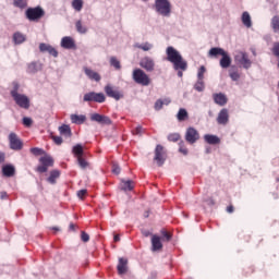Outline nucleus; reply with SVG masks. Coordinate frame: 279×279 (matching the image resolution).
I'll use <instances>...</instances> for the list:
<instances>
[{"mask_svg":"<svg viewBox=\"0 0 279 279\" xmlns=\"http://www.w3.org/2000/svg\"><path fill=\"white\" fill-rule=\"evenodd\" d=\"M166 53L167 60L173 64L174 71H186L189 69V63L186 60H184V58H182V54L175 48L169 46Z\"/></svg>","mask_w":279,"mask_h":279,"instance_id":"1","label":"nucleus"},{"mask_svg":"<svg viewBox=\"0 0 279 279\" xmlns=\"http://www.w3.org/2000/svg\"><path fill=\"white\" fill-rule=\"evenodd\" d=\"M154 10L159 16L169 19L171 16V1L169 0H155Z\"/></svg>","mask_w":279,"mask_h":279,"instance_id":"2","label":"nucleus"},{"mask_svg":"<svg viewBox=\"0 0 279 279\" xmlns=\"http://www.w3.org/2000/svg\"><path fill=\"white\" fill-rule=\"evenodd\" d=\"M133 80L136 84H141V86H149L151 82L149 80V75H147V73L141 69H135L133 71Z\"/></svg>","mask_w":279,"mask_h":279,"instance_id":"3","label":"nucleus"},{"mask_svg":"<svg viewBox=\"0 0 279 279\" xmlns=\"http://www.w3.org/2000/svg\"><path fill=\"white\" fill-rule=\"evenodd\" d=\"M234 62L238 66H242L243 69H251L252 68V60H250V56L246 52L239 51L234 56Z\"/></svg>","mask_w":279,"mask_h":279,"instance_id":"4","label":"nucleus"},{"mask_svg":"<svg viewBox=\"0 0 279 279\" xmlns=\"http://www.w3.org/2000/svg\"><path fill=\"white\" fill-rule=\"evenodd\" d=\"M25 15L28 21H40L45 16V10L40 7L28 8Z\"/></svg>","mask_w":279,"mask_h":279,"instance_id":"5","label":"nucleus"},{"mask_svg":"<svg viewBox=\"0 0 279 279\" xmlns=\"http://www.w3.org/2000/svg\"><path fill=\"white\" fill-rule=\"evenodd\" d=\"M39 162L41 165L37 167L38 173H47V171H49V167H53V157L46 154L40 157Z\"/></svg>","mask_w":279,"mask_h":279,"instance_id":"6","label":"nucleus"},{"mask_svg":"<svg viewBox=\"0 0 279 279\" xmlns=\"http://www.w3.org/2000/svg\"><path fill=\"white\" fill-rule=\"evenodd\" d=\"M9 147L13 151H21L23 149V140L14 132L9 134Z\"/></svg>","mask_w":279,"mask_h":279,"instance_id":"7","label":"nucleus"},{"mask_svg":"<svg viewBox=\"0 0 279 279\" xmlns=\"http://www.w3.org/2000/svg\"><path fill=\"white\" fill-rule=\"evenodd\" d=\"M155 162H157L158 167H162L167 160V153L165 151V147L158 144L155 148Z\"/></svg>","mask_w":279,"mask_h":279,"instance_id":"8","label":"nucleus"},{"mask_svg":"<svg viewBox=\"0 0 279 279\" xmlns=\"http://www.w3.org/2000/svg\"><path fill=\"white\" fill-rule=\"evenodd\" d=\"M83 101H95L96 104H104L106 95L104 93L89 92L84 95Z\"/></svg>","mask_w":279,"mask_h":279,"instance_id":"9","label":"nucleus"},{"mask_svg":"<svg viewBox=\"0 0 279 279\" xmlns=\"http://www.w3.org/2000/svg\"><path fill=\"white\" fill-rule=\"evenodd\" d=\"M90 121H94L99 125H112V120L110 119V117L100 113H92Z\"/></svg>","mask_w":279,"mask_h":279,"instance_id":"10","label":"nucleus"},{"mask_svg":"<svg viewBox=\"0 0 279 279\" xmlns=\"http://www.w3.org/2000/svg\"><path fill=\"white\" fill-rule=\"evenodd\" d=\"M13 99L20 108H24V110H29V97H27L25 94H17L13 96Z\"/></svg>","mask_w":279,"mask_h":279,"instance_id":"11","label":"nucleus"},{"mask_svg":"<svg viewBox=\"0 0 279 279\" xmlns=\"http://www.w3.org/2000/svg\"><path fill=\"white\" fill-rule=\"evenodd\" d=\"M199 138V132L195 128H187L185 132V141L190 143V145H194V143H197V140Z\"/></svg>","mask_w":279,"mask_h":279,"instance_id":"12","label":"nucleus"},{"mask_svg":"<svg viewBox=\"0 0 279 279\" xmlns=\"http://www.w3.org/2000/svg\"><path fill=\"white\" fill-rule=\"evenodd\" d=\"M140 65L148 73H151L156 69V62L150 57L142 58Z\"/></svg>","mask_w":279,"mask_h":279,"instance_id":"13","label":"nucleus"},{"mask_svg":"<svg viewBox=\"0 0 279 279\" xmlns=\"http://www.w3.org/2000/svg\"><path fill=\"white\" fill-rule=\"evenodd\" d=\"M105 93L107 97H111V99H116V101L123 99V93L114 89L113 86H110V85L105 86Z\"/></svg>","mask_w":279,"mask_h":279,"instance_id":"14","label":"nucleus"},{"mask_svg":"<svg viewBox=\"0 0 279 279\" xmlns=\"http://www.w3.org/2000/svg\"><path fill=\"white\" fill-rule=\"evenodd\" d=\"M229 121L230 114L228 113V109H221L217 117V123H219V125H228Z\"/></svg>","mask_w":279,"mask_h":279,"instance_id":"15","label":"nucleus"},{"mask_svg":"<svg viewBox=\"0 0 279 279\" xmlns=\"http://www.w3.org/2000/svg\"><path fill=\"white\" fill-rule=\"evenodd\" d=\"M39 50L41 53H49L50 56H53V58H58V50L49 44H39Z\"/></svg>","mask_w":279,"mask_h":279,"instance_id":"16","label":"nucleus"},{"mask_svg":"<svg viewBox=\"0 0 279 279\" xmlns=\"http://www.w3.org/2000/svg\"><path fill=\"white\" fill-rule=\"evenodd\" d=\"M213 99L217 106L223 107L228 104V96L223 93L213 94Z\"/></svg>","mask_w":279,"mask_h":279,"instance_id":"17","label":"nucleus"},{"mask_svg":"<svg viewBox=\"0 0 279 279\" xmlns=\"http://www.w3.org/2000/svg\"><path fill=\"white\" fill-rule=\"evenodd\" d=\"M38 71H43V63L40 61H33L27 65V73L35 75Z\"/></svg>","mask_w":279,"mask_h":279,"instance_id":"18","label":"nucleus"},{"mask_svg":"<svg viewBox=\"0 0 279 279\" xmlns=\"http://www.w3.org/2000/svg\"><path fill=\"white\" fill-rule=\"evenodd\" d=\"M219 64H220L221 69H230V66L232 64V58L230 57V54L228 52H225L221 56Z\"/></svg>","mask_w":279,"mask_h":279,"instance_id":"19","label":"nucleus"},{"mask_svg":"<svg viewBox=\"0 0 279 279\" xmlns=\"http://www.w3.org/2000/svg\"><path fill=\"white\" fill-rule=\"evenodd\" d=\"M117 269L120 276L128 274V259L120 257Z\"/></svg>","mask_w":279,"mask_h":279,"instance_id":"20","label":"nucleus"},{"mask_svg":"<svg viewBox=\"0 0 279 279\" xmlns=\"http://www.w3.org/2000/svg\"><path fill=\"white\" fill-rule=\"evenodd\" d=\"M61 47L63 49H75V40L72 37L65 36L61 39Z\"/></svg>","mask_w":279,"mask_h":279,"instance_id":"21","label":"nucleus"},{"mask_svg":"<svg viewBox=\"0 0 279 279\" xmlns=\"http://www.w3.org/2000/svg\"><path fill=\"white\" fill-rule=\"evenodd\" d=\"M84 73L89 80H93L94 82H101V75L89 68H84Z\"/></svg>","mask_w":279,"mask_h":279,"instance_id":"22","label":"nucleus"},{"mask_svg":"<svg viewBox=\"0 0 279 279\" xmlns=\"http://www.w3.org/2000/svg\"><path fill=\"white\" fill-rule=\"evenodd\" d=\"M2 173L5 178H12L16 173L14 166L8 163L2 167Z\"/></svg>","mask_w":279,"mask_h":279,"instance_id":"23","label":"nucleus"},{"mask_svg":"<svg viewBox=\"0 0 279 279\" xmlns=\"http://www.w3.org/2000/svg\"><path fill=\"white\" fill-rule=\"evenodd\" d=\"M120 189H121V191H124V192L134 191V181H132V180L125 181V179H122Z\"/></svg>","mask_w":279,"mask_h":279,"instance_id":"24","label":"nucleus"},{"mask_svg":"<svg viewBox=\"0 0 279 279\" xmlns=\"http://www.w3.org/2000/svg\"><path fill=\"white\" fill-rule=\"evenodd\" d=\"M70 119H71V122L74 123L75 125H82L83 123L86 122V116L84 114H75V113H72L70 116Z\"/></svg>","mask_w":279,"mask_h":279,"instance_id":"25","label":"nucleus"},{"mask_svg":"<svg viewBox=\"0 0 279 279\" xmlns=\"http://www.w3.org/2000/svg\"><path fill=\"white\" fill-rule=\"evenodd\" d=\"M229 76L231 77L232 82H239V80H241V74H239V68H236V65L230 66Z\"/></svg>","mask_w":279,"mask_h":279,"instance_id":"26","label":"nucleus"},{"mask_svg":"<svg viewBox=\"0 0 279 279\" xmlns=\"http://www.w3.org/2000/svg\"><path fill=\"white\" fill-rule=\"evenodd\" d=\"M227 51L223 50V48L214 47L208 51L209 58H219V56H223Z\"/></svg>","mask_w":279,"mask_h":279,"instance_id":"27","label":"nucleus"},{"mask_svg":"<svg viewBox=\"0 0 279 279\" xmlns=\"http://www.w3.org/2000/svg\"><path fill=\"white\" fill-rule=\"evenodd\" d=\"M204 141L208 143V145H219L221 143V140L217 135H210V134H205L204 135Z\"/></svg>","mask_w":279,"mask_h":279,"instance_id":"28","label":"nucleus"},{"mask_svg":"<svg viewBox=\"0 0 279 279\" xmlns=\"http://www.w3.org/2000/svg\"><path fill=\"white\" fill-rule=\"evenodd\" d=\"M151 247H153V252H158L159 250H162V242L160 241V236L153 235Z\"/></svg>","mask_w":279,"mask_h":279,"instance_id":"29","label":"nucleus"},{"mask_svg":"<svg viewBox=\"0 0 279 279\" xmlns=\"http://www.w3.org/2000/svg\"><path fill=\"white\" fill-rule=\"evenodd\" d=\"M134 48L142 49V51H151V49H154V44H150L149 41L144 44L135 43Z\"/></svg>","mask_w":279,"mask_h":279,"instance_id":"30","label":"nucleus"},{"mask_svg":"<svg viewBox=\"0 0 279 279\" xmlns=\"http://www.w3.org/2000/svg\"><path fill=\"white\" fill-rule=\"evenodd\" d=\"M242 23L244 27H252V16L250 15V12L244 11L242 13Z\"/></svg>","mask_w":279,"mask_h":279,"instance_id":"31","label":"nucleus"},{"mask_svg":"<svg viewBox=\"0 0 279 279\" xmlns=\"http://www.w3.org/2000/svg\"><path fill=\"white\" fill-rule=\"evenodd\" d=\"M59 132L61 136H64L65 138H71L72 136L71 126H69L68 124L59 126Z\"/></svg>","mask_w":279,"mask_h":279,"instance_id":"32","label":"nucleus"},{"mask_svg":"<svg viewBox=\"0 0 279 279\" xmlns=\"http://www.w3.org/2000/svg\"><path fill=\"white\" fill-rule=\"evenodd\" d=\"M72 154H74V156H76V158H83V156H84V146H82V144H76L72 148Z\"/></svg>","mask_w":279,"mask_h":279,"instance_id":"33","label":"nucleus"},{"mask_svg":"<svg viewBox=\"0 0 279 279\" xmlns=\"http://www.w3.org/2000/svg\"><path fill=\"white\" fill-rule=\"evenodd\" d=\"M178 121H186L189 119V111L186 109L181 108L179 109V112L177 113Z\"/></svg>","mask_w":279,"mask_h":279,"instance_id":"34","label":"nucleus"},{"mask_svg":"<svg viewBox=\"0 0 279 279\" xmlns=\"http://www.w3.org/2000/svg\"><path fill=\"white\" fill-rule=\"evenodd\" d=\"M270 25L272 27V32H275V34H279V16L278 15L272 16Z\"/></svg>","mask_w":279,"mask_h":279,"instance_id":"35","label":"nucleus"},{"mask_svg":"<svg viewBox=\"0 0 279 279\" xmlns=\"http://www.w3.org/2000/svg\"><path fill=\"white\" fill-rule=\"evenodd\" d=\"M58 178H60V171L52 170L47 181L49 182V184H56V180H58Z\"/></svg>","mask_w":279,"mask_h":279,"instance_id":"36","label":"nucleus"},{"mask_svg":"<svg viewBox=\"0 0 279 279\" xmlns=\"http://www.w3.org/2000/svg\"><path fill=\"white\" fill-rule=\"evenodd\" d=\"M13 40L15 43V45H23V43H25V35H23L22 33H14L13 35Z\"/></svg>","mask_w":279,"mask_h":279,"instance_id":"37","label":"nucleus"},{"mask_svg":"<svg viewBox=\"0 0 279 279\" xmlns=\"http://www.w3.org/2000/svg\"><path fill=\"white\" fill-rule=\"evenodd\" d=\"M194 89H196L197 93H204V90H206V83L197 78V82L194 84Z\"/></svg>","mask_w":279,"mask_h":279,"instance_id":"38","label":"nucleus"},{"mask_svg":"<svg viewBox=\"0 0 279 279\" xmlns=\"http://www.w3.org/2000/svg\"><path fill=\"white\" fill-rule=\"evenodd\" d=\"M72 8L75 12H82V8H84V0H73Z\"/></svg>","mask_w":279,"mask_h":279,"instance_id":"39","label":"nucleus"},{"mask_svg":"<svg viewBox=\"0 0 279 279\" xmlns=\"http://www.w3.org/2000/svg\"><path fill=\"white\" fill-rule=\"evenodd\" d=\"M75 28H76V32H78V34H86V32H88V28L82 25V20L76 21Z\"/></svg>","mask_w":279,"mask_h":279,"instance_id":"40","label":"nucleus"},{"mask_svg":"<svg viewBox=\"0 0 279 279\" xmlns=\"http://www.w3.org/2000/svg\"><path fill=\"white\" fill-rule=\"evenodd\" d=\"M31 154H33V156H45L47 155V151H45V149L43 148L34 147L31 148Z\"/></svg>","mask_w":279,"mask_h":279,"instance_id":"41","label":"nucleus"},{"mask_svg":"<svg viewBox=\"0 0 279 279\" xmlns=\"http://www.w3.org/2000/svg\"><path fill=\"white\" fill-rule=\"evenodd\" d=\"M13 5L23 10L27 7V0H13Z\"/></svg>","mask_w":279,"mask_h":279,"instance_id":"42","label":"nucleus"},{"mask_svg":"<svg viewBox=\"0 0 279 279\" xmlns=\"http://www.w3.org/2000/svg\"><path fill=\"white\" fill-rule=\"evenodd\" d=\"M12 86H13V88L11 90V97H15V95H20L19 88H21V85L19 84V82H13Z\"/></svg>","mask_w":279,"mask_h":279,"instance_id":"43","label":"nucleus"},{"mask_svg":"<svg viewBox=\"0 0 279 279\" xmlns=\"http://www.w3.org/2000/svg\"><path fill=\"white\" fill-rule=\"evenodd\" d=\"M110 64H111V66H113L117 70L121 69V62L119 60H117V57L110 58Z\"/></svg>","mask_w":279,"mask_h":279,"instance_id":"44","label":"nucleus"},{"mask_svg":"<svg viewBox=\"0 0 279 279\" xmlns=\"http://www.w3.org/2000/svg\"><path fill=\"white\" fill-rule=\"evenodd\" d=\"M168 141H170L171 143H178V141H180V134L172 133L168 135Z\"/></svg>","mask_w":279,"mask_h":279,"instance_id":"45","label":"nucleus"},{"mask_svg":"<svg viewBox=\"0 0 279 279\" xmlns=\"http://www.w3.org/2000/svg\"><path fill=\"white\" fill-rule=\"evenodd\" d=\"M77 162L81 169H86L88 167V161H86L83 157H78Z\"/></svg>","mask_w":279,"mask_h":279,"instance_id":"46","label":"nucleus"},{"mask_svg":"<svg viewBox=\"0 0 279 279\" xmlns=\"http://www.w3.org/2000/svg\"><path fill=\"white\" fill-rule=\"evenodd\" d=\"M179 146H180L179 148L180 154H183V156H189V149L184 147V142H180Z\"/></svg>","mask_w":279,"mask_h":279,"instance_id":"47","label":"nucleus"},{"mask_svg":"<svg viewBox=\"0 0 279 279\" xmlns=\"http://www.w3.org/2000/svg\"><path fill=\"white\" fill-rule=\"evenodd\" d=\"M204 73H206V66L202 65L197 72V80L204 81Z\"/></svg>","mask_w":279,"mask_h":279,"instance_id":"48","label":"nucleus"},{"mask_svg":"<svg viewBox=\"0 0 279 279\" xmlns=\"http://www.w3.org/2000/svg\"><path fill=\"white\" fill-rule=\"evenodd\" d=\"M33 123H34V120H32V118H27V117L23 118V125H25V128H32Z\"/></svg>","mask_w":279,"mask_h":279,"instance_id":"49","label":"nucleus"},{"mask_svg":"<svg viewBox=\"0 0 279 279\" xmlns=\"http://www.w3.org/2000/svg\"><path fill=\"white\" fill-rule=\"evenodd\" d=\"M81 241H83V243H88V241H90V235H88V233H86L85 231H82Z\"/></svg>","mask_w":279,"mask_h":279,"instance_id":"50","label":"nucleus"},{"mask_svg":"<svg viewBox=\"0 0 279 279\" xmlns=\"http://www.w3.org/2000/svg\"><path fill=\"white\" fill-rule=\"evenodd\" d=\"M161 235H162V241H167V242L171 241L172 235L169 232L161 230Z\"/></svg>","mask_w":279,"mask_h":279,"instance_id":"51","label":"nucleus"},{"mask_svg":"<svg viewBox=\"0 0 279 279\" xmlns=\"http://www.w3.org/2000/svg\"><path fill=\"white\" fill-rule=\"evenodd\" d=\"M112 173H114L116 175H119V173H121V167L119 166V163H112Z\"/></svg>","mask_w":279,"mask_h":279,"instance_id":"52","label":"nucleus"},{"mask_svg":"<svg viewBox=\"0 0 279 279\" xmlns=\"http://www.w3.org/2000/svg\"><path fill=\"white\" fill-rule=\"evenodd\" d=\"M162 106H165V102H162V99H158L156 102H155V110L159 111V110H162Z\"/></svg>","mask_w":279,"mask_h":279,"instance_id":"53","label":"nucleus"},{"mask_svg":"<svg viewBox=\"0 0 279 279\" xmlns=\"http://www.w3.org/2000/svg\"><path fill=\"white\" fill-rule=\"evenodd\" d=\"M272 53L276 58H279V43H275L272 46Z\"/></svg>","mask_w":279,"mask_h":279,"instance_id":"54","label":"nucleus"},{"mask_svg":"<svg viewBox=\"0 0 279 279\" xmlns=\"http://www.w3.org/2000/svg\"><path fill=\"white\" fill-rule=\"evenodd\" d=\"M133 134L135 136H143V126L141 125L136 126L135 131H133Z\"/></svg>","mask_w":279,"mask_h":279,"instance_id":"55","label":"nucleus"},{"mask_svg":"<svg viewBox=\"0 0 279 279\" xmlns=\"http://www.w3.org/2000/svg\"><path fill=\"white\" fill-rule=\"evenodd\" d=\"M86 193H88L87 190H80V191L77 192V197H78L80 199H84V197L86 196Z\"/></svg>","mask_w":279,"mask_h":279,"instance_id":"56","label":"nucleus"},{"mask_svg":"<svg viewBox=\"0 0 279 279\" xmlns=\"http://www.w3.org/2000/svg\"><path fill=\"white\" fill-rule=\"evenodd\" d=\"M52 141L56 145H62V138L60 136H52Z\"/></svg>","mask_w":279,"mask_h":279,"instance_id":"57","label":"nucleus"},{"mask_svg":"<svg viewBox=\"0 0 279 279\" xmlns=\"http://www.w3.org/2000/svg\"><path fill=\"white\" fill-rule=\"evenodd\" d=\"M5 162V153L0 151V165H3Z\"/></svg>","mask_w":279,"mask_h":279,"instance_id":"58","label":"nucleus"},{"mask_svg":"<svg viewBox=\"0 0 279 279\" xmlns=\"http://www.w3.org/2000/svg\"><path fill=\"white\" fill-rule=\"evenodd\" d=\"M0 199H8V192H1Z\"/></svg>","mask_w":279,"mask_h":279,"instance_id":"59","label":"nucleus"},{"mask_svg":"<svg viewBox=\"0 0 279 279\" xmlns=\"http://www.w3.org/2000/svg\"><path fill=\"white\" fill-rule=\"evenodd\" d=\"M163 106H169L171 104V98H166L162 100Z\"/></svg>","mask_w":279,"mask_h":279,"instance_id":"60","label":"nucleus"},{"mask_svg":"<svg viewBox=\"0 0 279 279\" xmlns=\"http://www.w3.org/2000/svg\"><path fill=\"white\" fill-rule=\"evenodd\" d=\"M113 241H114L116 243H119V241H121V236H120L119 234H116V235L113 236Z\"/></svg>","mask_w":279,"mask_h":279,"instance_id":"61","label":"nucleus"},{"mask_svg":"<svg viewBox=\"0 0 279 279\" xmlns=\"http://www.w3.org/2000/svg\"><path fill=\"white\" fill-rule=\"evenodd\" d=\"M227 213H234V206L230 205L227 207Z\"/></svg>","mask_w":279,"mask_h":279,"instance_id":"62","label":"nucleus"},{"mask_svg":"<svg viewBox=\"0 0 279 279\" xmlns=\"http://www.w3.org/2000/svg\"><path fill=\"white\" fill-rule=\"evenodd\" d=\"M143 234H144L145 236H151V232H149V231H147V230H144V231H143Z\"/></svg>","mask_w":279,"mask_h":279,"instance_id":"63","label":"nucleus"},{"mask_svg":"<svg viewBox=\"0 0 279 279\" xmlns=\"http://www.w3.org/2000/svg\"><path fill=\"white\" fill-rule=\"evenodd\" d=\"M70 230H75V225L70 223Z\"/></svg>","mask_w":279,"mask_h":279,"instance_id":"64","label":"nucleus"}]
</instances>
